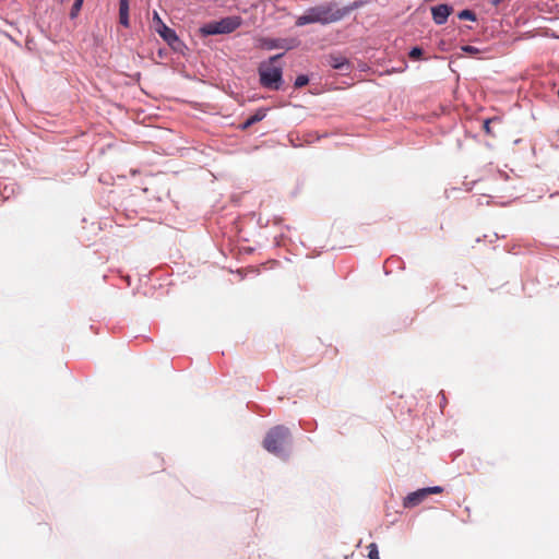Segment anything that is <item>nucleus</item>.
Here are the masks:
<instances>
[{
  "label": "nucleus",
  "instance_id": "obj_1",
  "mask_svg": "<svg viewBox=\"0 0 559 559\" xmlns=\"http://www.w3.org/2000/svg\"><path fill=\"white\" fill-rule=\"evenodd\" d=\"M349 8H337L335 3H324L309 8L296 20L297 26L311 23L330 24L337 22L349 13Z\"/></svg>",
  "mask_w": 559,
  "mask_h": 559
},
{
  "label": "nucleus",
  "instance_id": "obj_2",
  "mask_svg": "<svg viewBox=\"0 0 559 559\" xmlns=\"http://www.w3.org/2000/svg\"><path fill=\"white\" fill-rule=\"evenodd\" d=\"M283 57V53L271 57L267 61L261 62L258 72L260 84L271 91H278L283 83V69L275 66V61Z\"/></svg>",
  "mask_w": 559,
  "mask_h": 559
},
{
  "label": "nucleus",
  "instance_id": "obj_3",
  "mask_svg": "<svg viewBox=\"0 0 559 559\" xmlns=\"http://www.w3.org/2000/svg\"><path fill=\"white\" fill-rule=\"evenodd\" d=\"M290 431L285 426H276L266 433L263 447L266 451L282 456L285 454V448L289 441Z\"/></svg>",
  "mask_w": 559,
  "mask_h": 559
},
{
  "label": "nucleus",
  "instance_id": "obj_4",
  "mask_svg": "<svg viewBox=\"0 0 559 559\" xmlns=\"http://www.w3.org/2000/svg\"><path fill=\"white\" fill-rule=\"evenodd\" d=\"M242 23L240 16H227L219 21H213L204 24L200 28V33L204 36L229 34L236 31Z\"/></svg>",
  "mask_w": 559,
  "mask_h": 559
},
{
  "label": "nucleus",
  "instance_id": "obj_5",
  "mask_svg": "<svg viewBox=\"0 0 559 559\" xmlns=\"http://www.w3.org/2000/svg\"><path fill=\"white\" fill-rule=\"evenodd\" d=\"M153 22L156 24L155 29L160 35V37L166 40L168 44H173L174 41H178V36L175 31L169 28L160 19L159 14L154 11L153 13Z\"/></svg>",
  "mask_w": 559,
  "mask_h": 559
},
{
  "label": "nucleus",
  "instance_id": "obj_6",
  "mask_svg": "<svg viewBox=\"0 0 559 559\" xmlns=\"http://www.w3.org/2000/svg\"><path fill=\"white\" fill-rule=\"evenodd\" d=\"M326 62L331 68L338 70L342 73H348L352 70L349 60L341 53L329 55L326 57Z\"/></svg>",
  "mask_w": 559,
  "mask_h": 559
},
{
  "label": "nucleus",
  "instance_id": "obj_7",
  "mask_svg": "<svg viewBox=\"0 0 559 559\" xmlns=\"http://www.w3.org/2000/svg\"><path fill=\"white\" fill-rule=\"evenodd\" d=\"M452 12L453 7L449 4H439L431 8L432 20L437 25L444 24Z\"/></svg>",
  "mask_w": 559,
  "mask_h": 559
},
{
  "label": "nucleus",
  "instance_id": "obj_8",
  "mask_svg": "<svg viewBox=\"0 0 559 559\" xmlns=\"http://www.w3.org/2000/svg\"><path fill=\"white\" fill-rule=\"evenodd\" d=\"M298 43L296 39H273L266 38L263 39L262 46L266 49H286L290 50L297 47Z\"/></svg>",
  "mask_w": 559,
  "mask_h": 559
},
{
  "label": "nucleus",
  "instance_id": "obj_9",
  "mask_svg": "<svg viewBox=\"0 0 559 559\" xmlns=\"http://www.w3.org/2000/svg\"><path fill=\"white\" fill-rule=\"evenodd\" d=\"M426 498H427V495H426L425 488L418 489L414 492L408 493L404 498L403 506H404V508L411 509V508H414V507L420 504Z\"/></svg>",
  "mask_w": 559,
  "mask_h": 559
},
{
  "label": "nucleus",
  "instance_id": "obj_10",
  "mask_svg": "<svg viewBox=\"0 0 559 559\" xmlns=\"http://www.w3.org/2000/svg\"><path fill=\"white\" fill-rule=\"evenodd\" d=\"M119 22L124 27H129V0H120V3H119Z\"/></svg>",
  "mask_w": 559,
  "mask_h": 559
},
{
  "label": "nucleus",
  "instance_id": "obj_11",
  "mask_svg": "<svg viewBox=\"0 0 559 559\" xmlns=\"http://www.w3.org/2000/svg\"><path fill=\"white\" fill-rule=\"evenodd\" d=\"M368 549V558L369 559H380L378 546L374 543H371L367 546Z\"/></svg>",
  "mask_w": 559,
  "mask_h": 559
},
{
  "label": "nucleus",
  "instance_id": "obj_12",
  "mask_svg": "<svg viewBox=\"0 0 559 559\" xmlns=\"http://www.w3.org/2000/svg\"><path fill=\"white\" fill-rule=\"evenodd\" d=\"M265 116H266V109L260 108L249 118L251 119V122L257 123V122L261 121L262 119H264Z\"/></svg>",
  "mask_w": 559,
  "mask_h": 559
},
{
  "label": "nucleus",
  "instance_id": "obj_13",
  "mask_svg": "<svg viewBox=\"0 0 559 559\" xmlns=\"http://www.w3.org/2000/svg\"><path fill=\"white\" fill-rule=\"evenodd\" d=\"M460 20L476 21V14L471 10H463L457 14Z\"/></svg>",
  "mask_w": 559,
  "mask_h": 559
},
{
  "label": "nucleus",
  "instance_id": "obj_14",
  "mask_svg": "<svg viewBox=\"0 0 559 559\" xmlns=\"http://www.w3.org/2000/svg\"><path fill=\"white\" fill-rule=\"evenodd\" d=\"M83 1L84 0H75L74 1L73 5H72V9H71V12H70V16L72 19H74L79 14V12H80V10L82 8Z\"/></svg>",
  "mask_w": 559,
  "mask_h": 559
},
{
  "label": "nucleus",
  "instance_id": "obj_15",
  "mask_svg": "<svg viewBox=\"0 0 559 559\" xmlns=\"http://www.w3.org/2000/svg\"><path fill=\"white\" fill-rule=\"evenodd\" d=\"M309 83V79L307 75H298L295 81V87L300 88Z\"/></svg>",
  "mask_w": 559,
  "mask_h": 559
},
{
  "label": "nucleus",
  "instance_id": "obj_16",
  "mask_svg": "<svg viewBox=\"0 0 559 559\" xmlns=\"http://www.w3.org/2000/svg\"><path fill=\"white\" fill-rule=\"evenodd\" d=\"M423 56V49L419 48V47H414L411 51H409V58L411 59H419L420 57Z\"/></svg>",
  "mask_w": 559,
  "mask_h": 559
},
{
  "label": "nucleus",
  "instance_id": "obj_17",
  "mask_svg": "<svg viewBox=\"0 0 559 559\" xmlns=\"http://www.w3.org/2000/svg\"><path fill=\"white\" fill-rule=\"evenodd\" d=\"M427 497L432 493H441L443 491V488L440 486H433V487H427L425 488Z\"/></svg>",
  "mask_w": 559,
  "mask_h": 559
},
{
  "label": "nucleus",
  "instance_id": "obj_18",
  "mask_svg": "<svg viewBox=\"0 0 559 559\" xmlns=\"http://www.w3.org/2000/svg\"><path fill=\"white\" fill-rule=\"evenodd\" d=\"M462 50L469 55H476L479 52V49L477 47L469 46V45L463 46Z\"/></svg>",
  "mask_w": 559,
  "mask_h": 559
},
{
  "label": "nucleus",
  "instance_id": "obj_19",
  "mask_svg": "<svg viewBox=\"0 0 559 559\" xmlns=\"http://www.w3.org/2000/svg\"><path fill=\"white\" fill-rule=\"evenodd\" d=\"M492 121H493V119H487V120H485V121H484V126H483L484 131H485L487 134H490V135H492V134H493V133H492V131H491V129H490V123H491Z\"/></svg>",
  "mask_w": 559,
  "mask_h": 559
},
{
  "label": "nucleus",
  "instance_id": "obj_20",
  "mask_svg": "<svg viewBox=\"0 0 559 559\" xmlns=\"http://www.w3.org/2000/svg\"><path fill=\"white\" fill-rule=\"evenodd\" d=\"M252 124H254V122H251V119H250V118H248V119L243 122V124H242V129H247V128H249V127H250V126H252Z\"/></svg>",
  "mask_w": 559,
  "mask_h": 559
}]
</instances>
